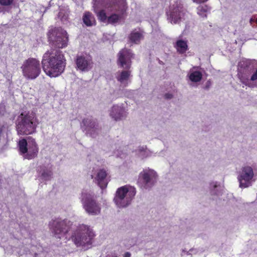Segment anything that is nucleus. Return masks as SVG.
I'll return each instance as SVG.
<instances>
[{
  "instance_id": "obj_13",
  "label": "nucleus",
  "mask_w": 257,
  "mask_h": 257,
  "mask_svg": "<svg viewBox=\"0 0 257 257\" xmlns=\"http://www.w3.org/2000/svg\"><path fill=\"white\" fill-rule=\"evenodd\" d=\"M81 128L86 134L92 137H94L99 130L97 120L92 116H87L82 119Z\"/></svg>"
},
{
  "instance_id": "obj_29",
  "label": "nucleus",
  "mask_w": 257,
  "mask_h": 257,
  "mask_svg": "<svg viewBox=\"0 0 257 257\" xmlns=\"http://www.w3.org/2000/svg\"><path fill=\"white\" fill-rule=\"evenodd\" d=\"M14 0H0V4L3 6H9L11 5Z\"/></svg>"
},
{
  "instance_id": "obj_37",
  "label": "nucleus",
  "mask_w": 257,
  "mask_h": 257,
  "mask_svg": "<svg viewBox=\"0 0 257 257\" xmlns=\"http://www.w3.org/2000/svg\"><path fill=\"white\" fill-rule=\"evenodd\" d=\"M255 21V17H252L250 19L249 22L251 25L252 24L253 22H254Z\"/></svg>"
},
{
  "instance_id": "obj_40",
  "label": "nucleus",
  "mask_w": 257,
  "mask_h": 257,
  "mask_svg": "<svg viewBox=\"0 0 257 257\" xmlns=\"http://www.w3.org/2000/svg\"><path fill=\"white\" fill-rule=\"evenodd\" d=\"M255 22H256V24H257V17H256V18L255 17Z\"/></svg>"
},
{
  "instance_id": "obj_14",
  "label": "nucleus",
  "mask_w": 257,
  "mask_h": 257,
  "mask_svg": "<svg viewBox=\"0 0 257 257\" xmlns=\"http://www.w3.org/2000/svg\"><path fill=\"white\" fill-rule=\"evenodd\" d=\"M76 68L82 72H88L93 67V61L89 55L77 56L75 60Z\"/></svg>"
},
{
  "instance_id": "obj_21",
  "label": "nucleus",
  "mask_w": 257,
  "mask_h": 257,
  "mask_svg": "<svg viewBox=\"0 0 257 257\" xmlns=\"http://www.w3.org/2000/svg\"><path fill=\"white\" fill-rule=\"evenodd\" d=\"M82 20L83 23L87 27H91L95 25V19L93 15L89 12H86L84 13L82 17Z\"/></svg>"
},
{
  "instance_id": "obj_30",
  "label": "nucleus",
  "mask_w": 257,
  "mask_h": 257,
  "mask_svg": "<svg viewBox=\"0 0 257 257\" xmlns=\"http://www.w3.org/2000/svg\"><path fill=\"white\" fill-rule=\"evenodd\" d=\"M251 80L253 81L254 87H257V70L251 76Z\"/></svg>"
},
{
  "instance_id": "obj_34",
  "label": "nucleus",
  "mask_w": 257,
  "mask_h": 257,
  "mask_svg": "<svg viewBox=\"0 0 257 257\" xmlns=\"http://www.w3.org/2000/svg\"><path fill=\"white\" fill-rule=\"evenodd\" d=\"M165 97L167 99H171L173 97V95L172 93H168L165 94Z\"/></svg>"
},
{
  "instance_id": "obj_36",
  "label": "nucleus",
  "mask_w": 257,
  "mask_h": 257,
  "mask_svg": "<svg viewBox=\"0 0 257 257\" xmlns=\"http://www.w3.org/2000/svg\"><path fill=\"white\" fill-rule=\"evenodd\" d=\"M131 253L129 252H126L123 254V257H131Z\"/></svg>"
},
{
  "instance_id": "obj_12",
  "label": "nucleus",
  "mask_w": 257,
  "mask_h": 257,
  "mask_svg": "<svg viewBox=\"0 0 257 257\" xmlns=\"http://www.w3.org/2000/svg\"><path fill=\"white\" fill-rule=\"evenodd\" d=\"M254 173L251 167H243L237 176L239 186L241 188H245L250 186L253 182Z\"/></svg>"
},
{
  "instance_id": "obj_11",
  "label": "nucleus",
  "mask_w": 257,
  "mask_h": 257,
  "mask_svg": "<svg viewBox=\"0 0 257 257\" xmlns=\"http://www.w3.org/2000/svg\"><path fill=\"white\" fill-rule=\"evenodd\" d=\"M158 175L153 170L147 169L140 174L138 184L142 189H150L157 182Z\"/></svg>"
},
{
  "instance_id": "obj_32",
  "label": "nucleus",
  "mask_w": 257,
  "mask_h": 257,
  "mask_svg": "<svg viewBox=\"0 0 257 257\" xmlns=\"http://www.w3.org/2000/svg\"><path fill=\"white\" fill-rule=\"evenodd\" d=\"M63 13L62 12L60 11L59 14H58V17L62 20L63 21L64 19V20H66L67 19V17L66 16H64V15H63Z\"/></svg>"
},
{
  "instance_id": "obj_23",
  "label": "nucleus",
  "mask_w": 257,
  "mask_h": 257,
  "mask_svg": "<svg viewBox=\"0 0 257 257\" xmlns=\"http://www.w3.org/2000/svg\"><path fill=\"white\" fill-rule=\"evenodd\" d=\"M175 47L178 52L180 53H185L188 49L187 42L183 40H178L177 41Z\"/></svg>"
},
{
  "instance_id": "obj_9",
  "label": "nucleus",
  "mask_w": 257,
  "mask_h": 257,
  "mask_svg": "<svg viewBox=\"0 0 257 257\" xmlns=\"http://www.w3.org/2000/svg\"><path fill=\"white\" fill-rule=\"evenodd\" d=\"M81 201L85 211L91 215H96L100 213V205L94 199V195L86 191H83L81 196Z\"/></svg>"
},
{
  "instance_id": "obj_18",
  "label": "nucleus",
  "mask_w": 257,
  "mask_h": 257,
  "mask_svg": "<svg viewBox=\"0 0 257 257\" xmlns=\"http://www.w3.org/2000/svg\"><path fill=\"white\" fill-rule=\"evenodd\" d=\"M106 176V171L104 169H100L97 171L95 176H92V177L94 178V181L98 185L103 189L105 188L107 185L108 181Z\"/></svg>"
},
{
  "instance_id": "obj_25",
  "label": "nucleus",
  "mask_w": 257,
  "mask_h": 257,
  "mask_svg": "<svg viewBox=\"0 0 257 257\" xmlns=\"http://www.w3.org/2000/svg\"><path fill=\"white\" fill-rule=\"evenodd\" d=\"M142 38V34L140 32L137 31H133L129 37L130 41L136 44L139 43Z\"/></svg>"
},
{
  "instance_id": "obj_28",
  "label": "nucleus",
  "mask_w": 257,
  "mask_h": 257,
  "mask_svg": "<svg viewBox=\"0 0 257 257\" xmlns=\"http://www.w3.org/2000/svg\"><path fill=\"white\" fill-rule=\"evenodd\" d=\"M98 19L102 22L105 21L106 20V16L104 11L102 10L99 12L97 14Z\"/></svg>"
},
{
  "instance_id": "obj_41",
  "label": "nucleus",
  "mask_w": 257,
  "mask_h": 257,
  "mask_svg": "<svg viewBox=\"0 0 257 257\" xmlns=\"http://www.w3.org/2000/svg\"><path fill=\"white\" fill-rule=\"evenodd\" d=\"M114 7H115V6H114ZM113 10H116V8H113Z\"/></svg>"
},
{
  "instance_id": "obj_26",
  "label": "nucleus",
  "mask_w": 257,
  "mask_h": 257,
  "mask_svg": "<svg viewBox=\"0 0 257 257\" xmlns=\"http://www.w3.org/2000/svg\"><path fill=\"white\" fill-rule=\"evenodd\" d=\"M220 188V185L217 182H212L210 184V192L212 195H219L220 193L218 190Z\"/></svg>"
},
{
  "instance_id": "obj_15",
  "label": "nucleus",
  "mask_w": 257,
  "mask_h": 257,
  "mask_svg": "<svg viewBox=\"0 0 257 257\" xmlns=\"http://www.w3.org/2000/svg\"><path fill=\"white\" fill-rule=\"evenodd\" d=\"M118 64L120 67L127 69L131 67L133 54L130 50L122 49L118 54Z\"/></svg>"
},
{
  "instance_id": "obj_8",
  "label": "nucleus",
  "mask_w": 257,
  "mask_h": 257,
  "mask_svg": "<svg viewBox=\"0 0 257 257\" xmlns=\"http://www.w3.org/2000/svg\"><path fill=\"white\" fill-rule=\"evenodd\" d=\"M72 223L67 219L57 218L50 222V229L57 238H67V234L70 231Z\"/></svg>"
},
{
  "instance_id": "obj_39",
  "label": "nucleus",
  "mask_w": 257,
  "mask_h": 257,
  "mask_svg": "<svg viewBox=\"0 0 257 257\" xmlns=\"http://www.w3.org/2000/svg\"><path fill=\"white\" fill-rule=\"evenodd\" d=\"M202 9H203V7H199V8H198V10H202Z\"/></svg>"
},
{
  "instance_id": "obj_10",
  "label": "nucleus",
  "mask_w": 257,
  "mask_h": 257,
  "mask_svg": "<svg viewBox=\"0 0 257 257\" xmlns=\"http://www.w3.org/2000/svg\"><path fill=\"white\" fill-rule=\"evenodd\" d=\"M48 36L52 45L56 47L63 48L67 46V34L61 28H55L50 30Z\"/></svg>"
},
{
  "instance_id": "obj_4",
  "label": "nucleus",
  "mask_w": 257,
  "mask_h": 257,
  "mask_svg": "<svg viewBox=\"0 0 257 257\" xmlns=\"http://www.w3.org/2000/svg\"><path fill=\"white\" fill-rule=\"evenodd\" d=\"M136 194V188L131 186H123L118 188L113 199L119 208H124L131 204Z\"/></svg>"
},
{
  "instance_id": "obj_5",
  "label": "nucleus",
  "mask_w": 257,
  "mask_h": 257,
  "mask_svg": "<svg viewBox=\"0 0 257 257\" xmlns=\"http://www.w3.org/2000/svg\"><path fill=\"white\" fill-rule=\"evenodd\" d=\"M167 19L172 24H179L184 21L187 16V12L181 1H172L166 12Z\"/></svg>"
},
{
  "instance_id": "obj_16",
  "label": "nucleus",
  "mask_w": 257,
  "mask_h": 257,
  "mask_svg": "<svg viewBox=\"0 0 257 257\" xmlns=\"http://www.w3.org/2000/svg\"><path fill=\"white\" fill-rule=\"evenodd\" d=\"M127 113L121 105H114L109 110L111 117L116 121L126 118Z\"/></svg>"
},
{
  "instance_id": "obj_22",
  "label": "nucleus",
  "mask_w": 257,
  "mask_h": 257,
  "mask_svg": "<svg viewBox=\"0 0 257 257\" xmlns=\"http://www.w3.org/2000/svg\"><path fill=\"white\" fill-rule=\"evenodd\" d=\"M136 153L138 157L142 159L151 156L153 154L145 146L139 147L136 150Z\"/></svg>"
},
{
  "instance_id": "obj_19",
  "label": "nucleus",
  "mask_w": 257,
  "mask_h": 257,
  "mask_svg": "<svg viewBox=\"0 0 257 257\" xmlns=\"http://www.w3.org/2000/svg\"><path fill=\"white\" fill-rule=\"evenodd\" d=\"M131 71L130 70H122L117 72L115 74V78L123 87L127 85L130 82Z\"/></svg>"
},
{
  "instance_id": "obj_31",
  "label": "nucleus",
  "mask_w": 257,
  "mask_h": 257,
  "mask_svg": "<svg viewBox=\"0 0 257 257\" xmlns=\"http://www.w3.org/2000/svg\"><path fill=\"white\" fill-rule=\"evenodd\" d=\"M196 252V249L193 248L190 249L189 251L185 250L184 249L182 250V252L181 255H184L185 253L187 255L191 254L192 253H195Z\"/></svg>"
},
{
  "instance_id": "obj_1",
  "label": "nucleus",
  "mask_w": 257,
  "mask_h": 257,
  "mask_svg": "<svg viewBox=\"0 0 257 257\" xmlns=\"http://www.w3.org/2000/svg\"><path fill=\"white\" fill-rule=\"evenodd\" d=\"M65 59L62 51L51 49L43 55L42 65L45 73L51 77L60 75L65 67Z\"/></svg>"
},
{
  "instance_id": "obj_35",
  "label": "nucleus",
  "mask_w": 257,
  "mask_h": 257,
  "mask_svg": "<svg viewBox=\"0 0 257 257\" xmlns=\"http://www.w3.org/2000/svg\"><path fill=\"white\" fill-rule=\"evenodd\" d=\"M126 8L125 7V2H123L122 8L121 10V13H123L126 10Z\"/></svg>"
},
{
  "instance_id": "obj_3",
  "label": "nucleus",
  "mask_w": 257,
  "mask_h": 257,
  "mask_svg": "<svg viewBox=\"0 0 257 257\" xmlns=\"http://www.w3.org/2000/svg\"><path fill=\"white\" fill-rule=\"evenodd\" d=\"M92 229L89 226L82 224L79 225L73 233L71 238L77 247L87 249L92 243L94 236Z\"/></svg>"
},
{
  "instance_id": "obj_24",
  "label": "nucleus",
  "mask_w": 257,
  "mask_h": 257,
  "mask_svg": "<svg viewBox=\"0 0 257 257\" xmlns=\"http://www.w3.org/2000/svg\"><path fill=\"white\" fill-rule=\"evenodd\" d=\"M238 75L240 81L243 84L250 87H254L253 83L251 80V78L249 79L248 76L245 74H241L240 73H238Z\"/></svg>"
},
{
  "instance_id": "obj_33",
  "label": "nucleus",
  "mask_w": 257,
  "mask_h": 257,
  "mask_svg": "<svg viewBox=\"0 0 257 257\" xmlns=\"http://www.w3.org/2000/svg\"><path fill=\"white\" fill-rule=\"evenodd\" d=\"M208 0H192V1L194 3H197V4H201L207 1Z\"/></svg>"
},
{
  "instance_id": "obj_17",
  "label": "nucleus",
  "mask_w": 257,
  "mask_h": 257,
  "mask_svg": "<svg viewBox=\"0 0 257 257\" xmlns=\"http://www.w3.org/2000/svg\"><path fill=\"white\" fill-rule=\"evenodd\" d=\"M39 178L42 181H49L52 178L53 173L52 166L42 165L38 168Z\"/></svg>"
},
{
  "instance_id": "obj_7",
  "label": "nucleus",
  "mask_w": 257,
  "mask_h": 257,
  "mask_svg": "<svg viewBox=\"0 0 257 257\" xmlns=\"http://www.w3.org/2000/svg\"><path fill=\"white\" fill-rule=\"evenodd\" d=\"M18 146L20 153L25 159L31 160L37 157L39 148L34 138L29 137L20 140Z\"/></svg>"
},
{
  "instance_id": "obj_27",
  "label": "nucleus",
  "mask_w": 257,
  "mask_h": 257,
  "mask_svg": "<svg viewBox=\"0 0 257 257\" xmlns=\"http://www.w3.org/2000/svg\"><path fill=\"white\" fill-rule=\"evenodd\" d=\"M120 19V16L116 14H113L108 18V21L110 23H115L117 22Z\"/></svg>"
},
{
  "instance_id": "obj_2",
  "label": "nucleus",
  "mask_w": 257,
  "mask_h": 257,
  "mask_svg": "<svg viewBox=\"0 0 257 257\" xmlns=\"http://www.w3.org/2000/svg\"><path fill=\"white\" fill-rule=\"evenodd\" d=\"M39 124V119L34 113H21L16 122V129L18 135H29L36 132Z\"/></svg>"
},
{
  "instance_id": "obj_38",
  "label": "nucleus",
  "mask_w": 257,
  "mask_h": 257,
  "mask_svg": "<svg viewBox=\"0 0 257 257\" xmlns=\"http://www.w3.org/2000/svg\"><path fill=\"white\" fill-rule=\"evenodd\" d=\"M242 62H240L239 63V64H238V66H239V67H241V65H242Z\"/></svg>"
},
{
  "instance_id": "obj_6",
  "label": "nucleus",
  "mask_w": 257,
  "mask_h": 257,
  "mask_svg": "<svg viewBox=\"0 0 257 257\" xmlns=\"http://www.w3.org/2000/svg\"><path fill=\"white\" fill-rule=\"evenodd\" d=\"M21 69L23 76L27 79H35L41 72L40 61L35 58H30L25 60Z\"/></svg>"
},
{
  "instance_id": "obj_20",
  "label": "nucleus",
  "mask_w": 257,
  "mask_h": 257,
  "mask_svg": "<svg viewBox=\"0 0 257 257\" xmlns=\"http://www.w3.org/2000/svg\"><path fill=\"white\" fill-rule=\"evenodd\" d=\"M187 76L191 82L195 84L201 81L202 78V73L197 68L193 67L189 70Z\"/></svg>"
}]
</instances>
